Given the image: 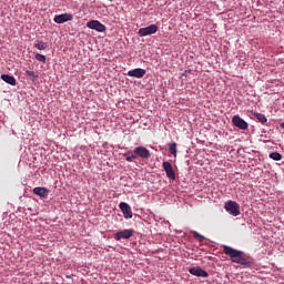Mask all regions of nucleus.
<instances>
[{"mask_svg":"<svg viewBox=\"0 0 284 284\" xmlns=\"http://www.w3.org/2000/svg\"><path fill=\"white\" fill-rule=\"evenodd\" d=\"M223 253L230 256L232 263H237L239 265H250V261L245 258V253L243 251H237L232 246L222 245Z\"/></svg>","mask_w":284,"mask_h":284,"instance_id":"1","label":"nucleus"},{"mask_svg":"<svg viewBox=\"0 0 284 284\" xmlns=\"http://www.w3.org/2000/svg\"><path fill=\"white\" fill-rule=\"evenodd\" d=\"M224 209L226 212H229V214H232V216H239V214H241V206H239V203L232 200L226 202Z\"/></svg>","mask_w":284,"mask_h":284,"instance_id":"2","label":"nucleus"},{"mask_svg":"<svg viewBox=\"0 0 284 284\" xmlns=\"http://www.w3.org/2000/svg\"><path fill=\"white\" fill-rule=\"evenodd\" d=\"M159 32V26L150 24L145 28H140L138 31L139 37H150L151 34H156Z\"/></svg>","mask_w":284,"mask_h":284,"instance_id":"3","label":"nucleus"},{"mask_svg":"<svg viewBox=\"0 0 284 284\" xmlns=\"http://www.w3.org/2000/svg\"><path fill=\"white\" fill-rule=\"evenodd\" d=\"M87 28L90 30H95V32H105V30H108L105 24L101 23L99 20H90L87 22Z\"/></svg>","mask_w":284,"mask_h":284,"instance_id":"4","label":"nucleus"},{"mask_svg":"<svg viewBox=\"0 0 284 284\" xmlns=\"http://www.w3.org/2000/svg\"><path fill=\"white\" fill-rule=\"evenodd\" d=\"M132 236H134V230L132 229H125L123 231H119L113 235V239L115 241H122V239L128 240V239H132Z\"/></svg>","mask_w":284,"mask_h":284,"instance_id":"5","label":"nucleus"},{"mask_svg":"<svg viewBox=\"0 0 284 284\" xmlns=\"http://www.w3.org/2000/svg\"><path fill=\"white\" fill-rule=\"evenodd\" d=\"M162 166L166 173L168 179H171V181H176V173H174L172 164L170 162H163Z\"/></svg>","mask_w":284,"mask_h":284,"instance_id":"6","label":"nucleus"},{"mask_svg":"<svg viewBox=\"0 0 284 284\" xmlns=\"http://www.w3.org/2000/svg\"><path fill=\"white\" fill-rule=\"evenodd\" d=\"M135 156H140V159H150V150L145 149V146H138L133 150Z\"/></svg>","mask_w":284,"mask_h":284,"instance_id":"7","label":"nucleus"},{"mask_svg":"<svg viewBox=\"0 0 284 284\" xmlns=\"http://www.w3.org/2000/svg\"><path fill=\"white\" fill-rule=\"evenodd\" d=\"M232 123L233 125H235V128H239L240 130H247V122H245V120H243V118L239 115L233 116Z\"/></svg>","mask_w":284,"mask_h":284,"instance_id":"8","label":"nucleus"},{"mask_svg":"<svg viewBox=\"0 0 284 284\" xmlns=\"http://www.w3.org/2000/svg\"><path fill=\"white\" fill-rule=\"evenodd\" d=\"M126 74L128 77H133L134 79H143L146 74V71L145 69L138 68V69L128 71Z\"/></svg>","mask_w":284,"mask_h":284,"instance_id":"9","label":"nucleus"},{"mask_svg":"<svg viewBox=\"0 0 284 284\" xmlns=\"http://www.w3.org/2000/svg\"><path fill=\"white\" fill-rule=\"evenodd\" d=\"M119 207L121 212L123 213L124 219H132V207H130V204L125 202H121L119 204Z\"/></svg>","mask_w":284,"mask_h":284,"instance_id":"10","label":"nucleus"},{"mask_svg":"<svg viewBox=\"0 0 284 284\" xmlns=\"http://www.w3.org/2000/svg\"><path fill=\"white\" fill-rule=\"evenodd\" d=\"M189 272L192 274V276H199L202 278H207V276H210V274H207V272L201 267H191Z\"/></svg>","mask_w":284,"mask_h":284,"instance_id":"11","label":"nucleus"},{"mask_svg":"<svg viewBox=\"0 0 284 284\" xmlns=\"http://www.w3.org/2000/svg\"><path fill=\"white\" fill-rule=\"evenodd\" d=\"M72 19H73V16L71 13H62V14L55 16L53 21L55 23H65L68 21H72Z\"/></svg>","mask_w":284,"mask_h":284,"instance_id":"12","label":"nucleus"},{"mask_svg":"<svg viewBox=\"0 0 284 284\" xmlns=\"http://www.w3.org/2000/svg\"><path fill=\"white\" fill-rule=\"evenodd\" d=\"M33 194L40 196V199H47L50 191H48L45 187L37 186L33 189Z\"/></svg>","mask_w":284,"mask_h":284,"instance_id":"13","label":"nucleus"},{"mask_svg":"<svg viewBox=\"0 0 284 284\" xmlns=\"http://www.w3.org/2000/svg\"><path fill=\"white\" fill-rule=\"evenodd\" d=\"M1 79L2 81H4V83H8L9 85H17V79H14V77L10 74H2Z\"/></svg>","mask_w":284,"mask_h":284,"instance_id":"14","label":"nucleus"},{"mask_svg":"<svg viewBox=\"0 0 284 284\" xmlns=\"http://www.w3.org/2000/svg\"><path fill=\"white\" fill-rule=\"evenodd\" d=\"M124 156H125V161H128V163H132L133 161H136V154L132 153V151L124 153Z\"/></svg>","mask_w":284,"mask_h":284,"instance_id":"15","label":"nucleus"},{"mask_svg":"<svg viewBox=\"0 0 284 284\" xmlns=\"http://www.w3.org/2000/svg\"><path fill=\"white\" fill-rule=\"evenodd\" d=\"M34 48H37V50H47L48 48V43L41 41V40H37L34 42Z\"/></svg>","mask_w":284,"mask_h":284,"instance_id":"16","label":"nucleus"},{"mask_svg":"<svg viewBox=\"0 0 284 284\" xmlns=\"http://www.w3.org/2000/svg\"><path fill=\"white\" fill-rule=\"evenodd\" d=\"M26 77H28V79H30V81H37V79H39V74H37V72L30 71V70L26 71Z\"/></svg>","mask_w":284,"mask_h":284,"instance_id":"17","label":"nucleus"},{"mask_svg":"<svg viewBox=\"0 0 284 284\" xmlns=\"http://www.w3.org/2000/svg\"><path fill=\"white\" fill-rule=\"evenodd\" d=\"M253 116L257 119L260 123H267V118L263 113H253Z\"/></svg>","mask_w":284,"mask_h":284,"instance_id":"18","label":"nucleus"},{"mask_svg":"<svg viewBox=\"0 0 284 284\" xmlns=\"http://www.w3.org/2000/svg\"><path fill=\"white\" fill-rule=\"evenodd\" d=\"M169 152L170 154H172L173 156H176V142H172L169 144Z\"/></svg>","mask_w":284,"mask_h":284,"instance_id":"19","label":"nucleus"},{"mask_svg":"<svg viewBox=\"0 0 284 284\" xmlns=\"http://www.w3.org/2000/svg\"><path fill=\"white\" fill-rule=\"evenodd\" d=\"M192 234L193 239H196L199 243H203V241H205V236L201 235L199 232L192 231Z\"/></svg>","mask_w":284,"mask_h":284,"instance_id":"20","label":"nucleus"},{"mask_svg":"<svg viewBox=\"0 0 284 284\" xmlns=\"http://www.w3.org/2000/svg\"><path fill=\"white\" fill-rule=\"evenodd\" d=\"M270 159H272L273 161H281V159H283V155H281V153L278 152H273L270 154Z\"/></svg>","mask_w":284,"mask_h":284,"instance_id":"21","label":"nucleus"},{"mask_svg":"<svg viewBox=\"0 0 284 284\" xmlns=\"http://www.w3.org/2000/svg\"><path fill=\"white\" fill-rule=\"evenodd\" d=\"M34 58H36L37 61H40V63H45V61H47L45 55L40 54V53H36Z\"/></svg>","mask_w":284,"mask_h":284,"instance_id":"22","label":"nucleus"}]
</instances>
